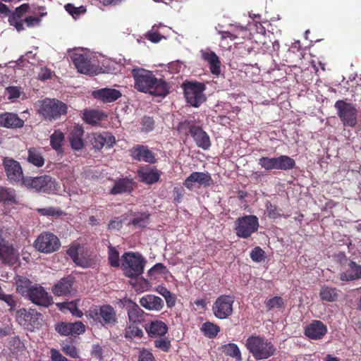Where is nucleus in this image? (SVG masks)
Here are the masks:
<instances>
[{"instance_id":"obj_61","label":"nucleus","mask_w":361,"mask_h":361,"mask_svg":"<svg viewBox=\"0 0 361 361\" xmlns=\"http://www.w3.org/2000/svg\"><path fill=\"white\" fill-rule=\"evenodd\" d=\"M41 23V18L39 17L35 16H27L23 20V24L26 25L27 27H33L38 26Z\"/></svg>"},{"instance_id":"obj_58","label":"nucleus","mask_w":361,"mask_h":361,"mask_svg":"<svg viewBox=\"0 0 361 361\" xmlns=\"http://www.w3.org/2000/svg\"><path fill=\"white\" fill-rule=\"evenodd\" d=\"M155 27L156 26L154 25L152 30L145 35V38L153 43H157L163 38V36L155 30Z\"/></svg>"},{"instance_id":"obj_60","label":"nucleus","mask_w":361,"mask_h":361,"mask_svg":"<svg viewBox=\"0 0 361 361\" xmlns=\"http://www.w3.org/2000/svg\"><path fill=\"white\" fill-rule=\"evenodd\" d=\"M67 254L73 259V261L78 265L82 267H88V263L80 262L78 254V249L76 247H70L67 250Z\"/></svg>"},{"instance_id":"obj_59","label":"nucleus","mask_w":361,"mask_h":361,"mask_svg":"<svg viewBox=\"0 0 361 361\" xmlns=\"http://www.w3.org/2000/svg\"><path fill=\"white\" fill-rule=\"evenodd\" d=\"M273 157L270 158L268 157H262L259 159L258 164L266 171L274 170Z\"/></svg>"},{"instance_id":"obj_54","label":"nucleus","mask_w":361,"mask_h":361,"mask_svg":"<svg viewBox=\"0 0 361 361\" xmlns=\"http://www.w3.org/2000/svg\"><path fill=\"white\" fill-rule=\"evenodd\" d=\"M140 124L142 131L149 133L153 130L155 121L152 117L149 116H144L142 118Z\"/></svg>"},{"instance_id":"obj_43","label":"nucleus","mask_w":361,"mask_h":361,"mask_svg":"<svg viewBox=\"0 0 361 361\" xmlns=\"http://www.w3.org/2000/svg\"><path fill=\"white\" fill-rule=\"evenodd\" d=\"M61 350L67 356L72 358H78L79 354L76 347L72 344V340L66 339L61 343Z\"/></svg>"},{"instance_id":"obj_10","label":"nucleus","mask_w":361,"mask_h":361,"mask_svg":"<svg viewBox=\"0 0 361 361\" xmlns=\"http://www.w3.org/2000/svg\"><path fill=\"white\" fill-rule=\"evenodd\" d=\"M334 107L343 126L353 128L357 125V110L353 104L339 99L336 102Z\"/></svg>"},{"instance_id":"obj_15","label":"nucleus","mask_w":361,"mask_h":361,"mask_svg":"<svg viewBox=\"0 0 361 361\" xmlns=\"http://www.w3.org/2000/svg\"><path fill=\"white\" fill-rule=\"evenodd\" d=\"M30 6L28 4H23L17 7L14 11L8 8V12L6 14H1L4 17H8V22L10 25L13 26L18 32L25 30L23 24V17L29 11Z\"/></svg>"},{"instance_id":"obj_6","label":"nucleus","mask_w":361,"mask_h":361,"mask_svg":"<svg viewBox=\"0 0 361 361\" xmlns=\"http://www.w3.org/2000/svg\"><path fill=\"white\" fill-rule=\"evenodd\" d=\"M67 105L56 99L46 98L42 101L39 113L44 119L55 121L67 114Z\"/></svg>"},{"instance_id":"obj_24","label":"nucleus","mask_w":361,"mask_h":361,"mask_svg":"<svg viewBox=\"0 0 361 361\" xmlns=\"http://www.w3.org/2000/svg\"><path fill=\"white\" fill-rule=\"evenodd\" d=\"M140 180L147 185L157 183L161 177V172L155 167L145 166L140 167L137 171Z\"/></svg>"},{"instance_id":"obj_34","label":"nucleus","mask_w":361,"mask_h":361,"mask_svg":"<svg viewBox=\"0 0 361 361\" xmlns=\"http://www.w3.org/2000/svg\"><path fill=\"white\" fill-rule=\"evenodd\" d=\"M348 266L350 270L340 274L341 281L348 282L360 279L361 266L357 265L355 262L353 261L349 263Z\"/></svg>"},{"instance_id":"obj_57","label":"nucleus","mask_w":361,"mask_h":361,"mask_svg":"<svg viewBox=\"0 0 361 361\" xmlns=\"http://www.w3.org/2000/svg\"><path fill=\"white\" fill-rule=\"evenodd\" d=\"M168 272L167 268L162 263H157L154 265L148 271V275L156 278V274H164Z\"/></svg>"},{"instance_id":"obj_47","label":"nucleus","mask_w":361,"mask_h":361,"mask_svg":"<svg viewBox=\"0 0 361 361\" xmlns=\"http://www.w3.org/2000/svg\"><path fill=\"white\" fill-rule=\"evenodd\" d=\"M196 127L197 126L194 125L192 121L185 120L184 121L179 123L177 127V130L180 134L191 135L193 133V129Z\"/></svg>"},{"instance_id":"obj_8","label":"nucleus","mask_w":361,"mask_h":361,"mask_svg":"<svg viewBox=\"0 0 361 361\" xmlns=\"http://www.w3.org/2000/svg\"><path fill=\"white\" fill-rule=\"evenodd\" d=\"M23 185L28 189L47 194L55 193L56 190L54 179L47 175L35 178L25 177L23 180Z\"/></svg>"},{"instance_id":"obj_18","label":"nucleus","mask_w":361,"mask_h":361,"mask_svg":"<svg viewBox=\"0 0 361 361\" xmlns=\"http://www.w3.org/2000/svg\"><path fill=\"white\" fill-rule=\"evenodd\" d=\"M136 182L130 177L117 178L109 190V194L113 195L130 194L136 187Z\"/></svg>"},{"instance_id":"obj_62","label":"nucleus","mask_w":361,"mask_h":361,"mask_svg":"<svg viewBox=\"0 0 361 361\" xmlns=\"http://www.w3.org/2000/svg\"><path fill=\"white\" fill-rule=\"evenodd\" d=\"M185 190L180 186H176L173 190V202L175 204H178L182 201V199L184 196Z\"/></svg>"},{"instance_id":"obj_36","label":"nucleus","mask_w":361,"mask_h":361,"mask_svg":"<svg viewBox=\"0 0 361 361\" xmlns=\"http://www.w3.org/2000/svg\"><path fill=\"white\" fill-rule=\"evenodd\" d=\"M104 116V114L102 111L96 110H85L82 114V119L84 121L90 125H97L101 121Z\"/></svg>"},{"instance_id":"obj_29","label":"nucleus","mask_w":361,"mask_h":361,"mask_svg":"<svg viewBox=\"0 0 361 361\" xmlns=\"http://www.w3.org/2000/svg\"><path fill=\"white\" fill-rule=\"evenodd\" d=\"M92 96L104 103H111L119 99L122 94L116 89L102 88L92 92Z\"/></svg>"},{"instance_id":"obj_25","label":"nucleus","mask_w":361,"mask_h":361,"mask_svg":"<svg viewBox=\"0 0 361 361\" xmlns=\"http://www.w3.org/2000/svg\"><path fill=\"white\" fill-rule=\"evenodd\" d=\"M74 278L68 276L62 278L51 288L52 293L56 296H68L73 292Z\"/></svg>"},{"instance_id":"obj_2","label":"nucleus","mask_w":361,"mask_h":361,"mask_svg":"<svg viewBox=\"0 0 361 361\" xmlns=\"http://www.w3.org/2000/svg\"><path fill=\"white\" fill-rule=\"evenodd\" d=\"M16 237V233L11 228L0 229V259L5 264L13 265L18 260V250L10 242Z\"/></svg>"},{"instance_id":"obj_39","label":"nucleus","mask_w":361,"mask_h":361,"mask_svg":"<svg viewBox=\"0 0 361 361\" xmlns=\"http://www.w3.org/2000/svg\"><path fill=\"white\" fill-rule=\"evenodd\" d=\"M27 161L37 167H41L44 164V159L41 152L35 147L28 149Z\"/></svg>"},{"instance_id":"obj_14","label":"nucleus","mask_w":361,"mask_h":361,"mask_svg":"<svg viewBox=\"0 0 361 361\" xmlns=\"http://www.w3.org/2000/svg\"><path fill=\"white\" fill-rule=\"evenodd\" d=\"M17 320L28 329L38 328L40 325V320L42 315L35 310L30 309L27 311L25 308L17 311Z\"/></svg>"},{"instance_id":"obj_11","label":"nucleus","mask_w":361,"mask_h":361,"mask_svg":"<svg viewBox=\"0 0 361 361\" xmlns=\"http://www.w3.org/2000/svg\"><path fill=\"white\" fill-rule=\"evenodd\" d=\"M235 297L231 295L219 296L212 305L214 315L219 319L228 318L233 312Z\"/></svg>"},{"instance_id":"obj_28","label":"nucleus","mask_w":361,"mask_h":361,"mask_svg":"<svg viewBox=\"0 0 361 361\" xmlns=\"http://www.w3.org/2000/svg\"><path fill=\"white\" fill-rule=\"evenodd\" d=\"M24 123V121L16 114L4 112L0 114V128H20L23 127Z\"/></svg>"},{"instance_id":"obj_4","label":"nucleus","mask_w":361,"mask_h":361,"mask_svg":"<svg viewBox=\"0 0 361 361\" xmlns=\"http://www.w3.org/2000/svg\"><path fill=\"white\" fill-rule=\"evenodd\" d=\"M146 263L145 258L139 253L126 252L122 256V267L126 276L135 279L144 271Z\"/></svg>"},{"instance_id":"obj_41","label":"nucleus","mask_w":361,"mask_h":361,"mask_svg":"<svg viewBox=\"0 0 361 361\" xmlns=\"http://www.w3.org/2000/svg\"><path fill=\"white\" fill-rule=\"evenodd\" d=\"M0 202L4 204H16V192L13 189L0 187Z\"/></svg>"},{"instance_id":"obj_44","label":"nucleus","mask_w":361,"mask_h":361,"mask_svg":"<svg viewBox=\"0 0 361 361\" xmlns=\"http://www.w3.org/2000/svg\"><path fill=\"white\" fill-rule=\"evenodd\" d=\"M136 324H137L130 323V324L126 328L124 332L126 338L132 340L134 338H140L143 336L142 330Z\"/></svg>"},{"instance_id":"obj_48","label":"nucleus","mask_w":361,"mask_h":361,"mask_svg":"<svg viewBox=\"0 0 361 361\" xmlns=\"http://www.w3.org/2000/svg\"><path fill=\"white\" fill-rule=\"evenodd\" d=\"M155 338L156 340L154 341L155 348L165 353H168L170 350L171 346V341L166 336Z\"/></svg>"},{"instance_id":"obj_45","label":"nucleus","mask_w":361,"mask_h":361,"mask_svg":"<svg viewBox=\"0 0 361 361\" xmlns=\"http://www.w3.org/2000/svg\"><path fill=\"white\" fill-rule=\"evenodd\" d=\"M267 311H270L274 308L282 309L284 307V300L280 296H274L271 298L267 299L264 301Z\"/></svg>"},{"instance_id":"obj_50","label":"nucleus","mask_w":361,"mask_h":361,"mask_svg":"<svg viewBox=\"0 0 361 361\" xmlns=\"http://www.w3.org/2000/svg\"><path fill=\"white\" fill-rule=\"evenodd\" d=\"M226 354L231 357L235 358L238 361L242 360L240 351L235 343H228L224 345Z\"/></svg>"},{"instance_id":"obj_13","label":"nucleus","mask_w":361,"mask_h":361,"mask_svg":"<svg viewBox=\"0 0 361 361\" xmlns=\"http://www.w3.org/2000/svg\"><path fill=\"white\" fill-rule=\"evenodd\" d=\"M6 176L8 180L12 183H20L23 185V169L20 163L10 157H4L2 161Z\"/></svg>"},{"instance_id":"obj_46","label":"nucleus","mask_w":361,"mask_h":361,"mask_svg":"<svg viewBox=\"0 0 361 361\" xmlns=\"http://www.w3.org/2000/svg\"><path fill=\"white\" fill-rule=\"evenodd\" d=\"M265 208L267 216L271 219H276L282 216L281 209L270 201H267Z\"/></svg>"},{"instance_id":"obj_9","label":"nucleus","mask_w":361,"mask_h":361,"mask_svg":"<svg viewBox=\"0 0 361 361\" xmlns=\"http://www.w3.org/2000/svg\"><path fill=\"white\" fill-rule=\"evenodd\" d=\"M259 219L255 215H245L238 217L234 224V230L238 237L248 238L258 231Z\"/></svg>"},{"instance_id":"obj_12","label":"nucleus","mask_w":361,"mask_h":361,"mask_svg":"<svg viewBox=\"0 0 361 361\" xmlns=\"http://www.w3.org/2000/svg\"><path fill=\"white\" fill-rule=\"evenodd\" d=\"M35 247L44 253H51L58 250L61 246L59 239L50 232L42 233L35 240Z\"/></svg>"},{"instance_id":"obj_56","label":"nucleus","mask_w":361,"mask_h":361,"mask_svg":"<svg viewBox=\"0 0 361 361\" xmlns=\"http://www.w3.org/2000/svg\"><path fill=\"white\" fill-rule=\"evenodd\" d=\"M265 252L259 246L255 247L250 252V258L256 262H261L265 259Z\"/></svg>"},{"instance_id":"obj_3","label":"nucleus","mask_w":361,"mask_h":361,"mask_svg":"<svg viewBox=\"0 0 361 361\" xmlns=\"http://www.w3.org/2000/svg\"><path fill=\"white\" fill-rule=\"evenodd\" d=\"M246 347L257 360L269 359L276 352L274 343L261 336H250L247 339Z\"/></svg>"},{"instance_id":"obj_52","label":"nucleus","mask_w":361,"mask_h":361,"mask_svg":"<svg viewBox=\"0 0 361 361\" xmlns=\"http://www.w3.org/2000/svg\"><path fill=\"white\" fill-rule=\"evenodd\" d=\"M65 10L74 18H77L80 15L86 12V8L83 6L79 7L75 6L73 4H67L64 6Z\"/></svg>"},{"instance_id":"obj_26","label":"nucleus","mask_w":361,"mask_h":361,"mask_svg":"<svg viewBox=\"0 0 361 361\" xmlns=\"http://www.w3.org/2000/svg\"><path fill=\"white\" fill-rule=\"evenodd\" d=\"M145 329L149 338H155L166 336L169 328L165 322L156 319L145 324Z\"/></svg>"},{"instance_id":"obj_20","label":"nucleus","mask_w":361,"mask_h":361,"mask_svg":"<svg viewBox=\"0 0 361 361\" xmlns=\"http://www.w3.org/2000/svg\"><path fill=\"white\" fill-rule=\"evenodd\" d=\"M129 154L133 160L154 164L156 159L147 146L137 145L129 149Z\"/></svg>"},{"instance_id":"obj_42","label":"nucleus","mask_w":361,"mask_h":361,"mask_svg":"<svg viewBox=\"0 0 361 361\" xmlns=\"http://www.w3.org/2000/svg\"><path fill=\"white\" fill-rule=\"evenodd\" d=\"M64 140V134L60 130H55L50 136V145L51 147L60 152L62 151V143Z\"/></svg>"},{"instance_id":"obj_32","label":"nucleus","mask_w":361,"mask_h":361,"mask_svg":"<svg viewBox=\"0 0 361 361\" xmlns=\"http://www.w3.org/2000/svg\"><path fill=\"white\" fill-rule=\"evenodd\" d=\"M197 146L204 150H207L212 145L209 135L200 127L197 126L191 135Z\"/></svg>"},{"instance_id":"obj_51","label":"nucleus","mask_w":361,"mask_h":361,"mask_svg":"<svg viewBox=\"0 0 361 361\" xmlns=\"http://www.w3.org/2000/svg\"><path fill=\"white\" fill-rule=\"evenodd\" d=\"M109 262L111 267H119V252L116 247L110 245L109 246L108 252Z\"/></svg>"},{"instance_id":"obj_23","label":"nucleus","mask_w":361,"mask_h":361,"mask_svg":"<svg viewBox=\"0 0 361 361\" xmlns=\"http://www.w3.org/2000/svg\"><path fill=\"white\" fill-rule=\"evenodd\" d=\"M90 142L94 149L100 150L104 146L107 149L111 148L116 144L115 137L109 132L104 133H93Z\"/></svg>"},{"instance_id":"obj_5","label":"nucleus","mask_w":361,"mask_h":361,"mask_svg":"<svg viewBox=\"0 0 361 361\" xmlns=\"http://www.w3.org/2000/svg\"><path fill=\"white\" fill-rule=\"evenodd\" d=\"M90 318L102 326H112L117 323V316L114 308L110 305H96L88 311Z\"/></svg>"},{"instance_id":"obj_37","label":"nucleus","mask_w":361,"mask_h":361,"mask_svg":"<svg viewBox=\"0 0 361 361\" xmlns=\"http://www.w3.org/2000/svg\"><path fill=\"white\" fill-rule=\"evenodd\" d=\"M16 290L23 296L27 297L32 288L30 279L23 276H18L16 280Z\"/></svg>"},{"instance_id":"obj_40","label":"nucleus","mask_w":361,"mask_h":361,"mask_svg":"<svg viewBox=\"0 0 361 361\" xmlns=\"http://www.w3.org/2000/svg\"><path fill=\"white\" fill-rule=\"evenodd\" d=\"M200 329L204 335L209 338H215L220 332V327L209 322H204Z\"/></svg>"},{"instance_id":"obj_53","label":"nucleus","mask_w":361,"mask_h":361,"mask_svg":"<svg viewBox=\"0 0 361 361\" xmlns=\"http://www.w3.org/2000/svg\"><path fill=\"white\" fill-rule=\"evenodd\" d=\"M149 214L146 213H141L134 217L131 222L134 226H137L140 228H145L149 224Z\"/></svg>"},{"instance_id":"obj_1","label":"nucleus","mask_w":361,"mask_h":361,"mask_svg":"<svg viewBox=\"0 0 361 361\" xmlns=\"http://www.w3.org/2000/svg\"><path fill=\"white\" fill-rule=\"evenodd\" d=\"M131 74L134 79V87L138 92L163 97L169 93V83L161 78L158 79L152 71L135 68L132 69Z\"/></svg>"},{"instance_id":"obj_30","label":"nucleus","mask_w":361,"mask_h":361,"mask_svg":"<svg viewBox=\"0 0 361 361\" xmlns=\"http://www.w3.org/2000/svg\"><path fill=\"white\" fill-rule=\"evenodd\" d=\"M140 304L147 310L160 311L164 305V300L159 296L148 294L140 299Z\"/></svg>"},{"instance_id":"obj_33","label":"nucleus","mask_w":361,"mask_h":361,"mask_svg":"<svg viewBox=\"0 0 361 361\" xmlns=\"http://www.w3.org/2000/svg\"><path fill=\"white\" fill-rule=\"evenodd\" d=\"M84 130L81 126H75L69 134V141L71 147L75 150H80L84 147L82 136Z\"/></svg>"},{"instance_id":"obj_31","label":"nucleus","mask_w":361,"mask_h":361,"mask_svg":"<svg viewBox=\"0 0 361 361\" xmlns=\"http://www.w3.org/2000/svg\"><path fill=\"white\" fill-rule=\"evenodd\" d=\"M71 60L78 72L83 74H91L93 73L91 61L85 55L74 53L71 56Z\"/></svg>"},{"instance_id":"obj_49","label":"nucleus","mask_w":361,"mask_h":361,"mask_svg":"<svg viewBox=\"0 0 361 361\" xmlns=\"http://www.w3.org/2000/svg\"><path fill=\"white\" fill-rule=\"evenodd\" d=\"M36 210L40 215L45 216L59 217L63 214L61 209L54 207L39 208Z\"/></svg>"},{"instance_id":"obj_64","label":"nucleus","mask_w":361,"mask_h":361,"mask_svg":"<svg viewBox=\"0 0 361 361\" xmlns=\"http://www.w3.org/2000/svg\"><path fill=\"white\" fill-rule=\"evenodd\" d=\"M50 358L51 361H70L55 348L50 350Z\"/></svg>"},{"instance_id":"obj_16","label":"nucleus","mask_w":361,"mask_h":361,"mask_svg":"<svg viewBox=\"0 0 361 361\" xmlns=\"http://www.w3.org/2000/svg\"><path fill=\"white\" fill-rule=\"evenodd\" d=\"M121 302L127 311L130 323L141 324L145 320V312L131 299L124 298Z\"/></svg>"},{"instance_id":"obj_27","label":"nucleus","mask_w":361,"mask_h":361,"mask_svg":"<svg viewBox=\"0 0 361 361\" xmlns=\"http://www.w3.org/2000/svg\"><path fill=\"white\" fill-rule=\"evenodd\" d=\"M201 58L206 61L209 68L211 73L215 76L221 74V61L219 56L211 50H201Z\"/></svg>"},{"instance_id":"obj_21","label":"nucleus","mask_w":361,"mask_h":361,"mask_svg":"<svg viewBox=\"0 0 361 361\" xmlns=\"http://www.w3.org/2000/svg\"><path fill=\"white\" fill-rule=\"evenodd\" d=\"M326 326L319 320H313L304 330V334L312 340H321L327 333Z\"/></svg>"},{"instance_id":"obj_63","label":"nucleus","mask_w":361,"mask_h":361,"mask_svg":"<svg viewBox=\"0 0 361 361\" xmlns=\"http://www.w3.org/2000/svg\"><path fill=\"white\" fill-rule=\"evenodd\" d=\"M138 361H156L152 353L143 348L140 351Z\"/></svg>"},{"instance_id":"obj_17","label":"nucleus","mask_w":361,"mask_h":361,"mask_svg":"<svg viewBox=\"0 0 361 361\" xmlns=\"http://www.w3.org/2000/svg\"><path fill=\"white\" fill-rule=\"evenodd\" d=\"M27 298L32 302L43 307H49L52 303V298L40 285H34Z\"/></svg>"},{"instance_id":"obj_38","label":"nucleus","mask_w":361,"mask_h":361,"mask_svg":"<svg viewBox=\"0 0 361 361\" xmlns=\"http://www.w3.org/2000/svg\"><path fill=\"white\" fill-rule=\"evenodd\" d=\"M320 298L326 302H335L338 297V290L336 288L322 286L319 292Z\"/></svg>"},{"instance_id":"obj_7","label":"nucleus","mask_w":361,"mask_h":361,"mask_svg":"<svg viewBox=\"0 0 361 361\" xmlns=\"http://www.w3.org/2000/svg\"><path fill=\"white\" fill-rule=\"evenodd\" d=\"M182 87L185 98L188 104L194 107H199L206 101L204 91L206 85L197 81H186L183 83Z\"/></svg>"},{"instance_id":"obj_55","label":"nucleus","mask_w":361,"mask_h":361,"mask_svg":"<svg viewBox=\"0 0 361 361\" xmlns=\"http://www.w3.org/2000/svg\"><path fill=\"white\" fill-rule=\"evenodd\" d=\"M22 93L21 87L17 86H9L5 90V94L7 95L8 100L18 99Z\"/></svg>"},{"instance_id":"obj_35","label":"nucleus","mask_w":361,"mask_h":361,"mask_svg":"<svg viewBox=\"0 0 361 361\" xmlns=\"http://www.w3.org/2000/svg\"><path fill=\"white\" fill-rule=\"evenodd\" d=\"M274 169L288 171L295 166V160L287 155H280L278 157H273Z\"/></svg>"},{"instance_id":"obj_22","label":"nucleus","mask_w":361,"mask_h":361,"mask_svg":"<svg viewBox=\"0 0 361 361\" xmlns=\"http://www.w3.org/2000/svg\"><path fill=\"white\" fill-rule=\"evenodd\" d=\"M55 330L62 336L80 335L85 331V326L82 322L73 323L61 322L56 324Z\"/></svg>"},{"instance_id":"obj_19","label":"nucleus","mask_w":361,"mask_h":361,"mask_svg":"<svg viewBox=\"0 0 361 361\" xmlns=\"http://www.w3.org/2000/svg\"><path fill=\"white\" fill-rule=\"evenodd\" d=\"M204 187L210 186L213 184V180L209 173L195 171L186 178L183 182V185L189 190L194 188V183Z\"/></svg>"}]
</instances>
